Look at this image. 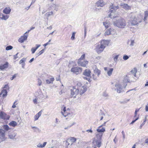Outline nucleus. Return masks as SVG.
Instances as JSON below:
<instances>
[{
    "label": "nucleus",
    "instance_id": "nucleus-9",
    "mask_svg": "<svg viewBox=\"0 0 148 148\" xmlns=\"http://www.w3.org/2000/svg\"><path fill=\"white\" fill-rule=\"evenodd\" d=\"M130 23L132 25H135L138 24L137 20L135 17L134 15H133L132 17H130Z\"/></svg>",
    "mask_w": 148,
    "mask_h": 148
},
{
    "label": "nucleus",
    "instance_id": "nucleus-55",
    "mask_svg": "<svg viewBox=\"0 0 148 148\" xmlns=\"http://www.w3.org/2000/svg\"><path fill=\"white\" fill-rule=\"evenodd\" d=\"M139 111V109H136L135 113H134V117H136V116L137 115V112H138Z\"/></svg>",
    "mask_w": 148,
    "mask_h": 148
},
{
    "label": "nucleus",
    "instance_id": "nucleus-46",
    "mask_svg": "<svg viewBox=\"0 0 148 148\" xmlns=\"http://www.w3.org/2000/svg\"><path fill=\"white\" fill-rule=\"evenodd\" d=\"M76 139L74 137H72L71 138V139L70 140V141L72 142V143L71 144V145H72L73 144V143H74L76 141Z\"/></svg>",
    "mask_w": 148,
    "mask_h": 148
},
{
    "label": "nucleus",
    "instance_id": "nucleus-62",
    "mask_svg": "<svg viewBox=\"0 0 148 148\" xmlns=\"http://www.w3.org/2000/svg\"><path fill=\"white\" fill-rule=\"evenodd\" d=\"M56 81H60V76L59 75L58 77H56Z\"/></svg>",
    "mask_w": 148,
    "mask_h": 148
},
{
    "label": "nucleus",
    "instance_id": "nucleus-8",
    "mask_svg": "<svg viewBox=\"0 0 148 148\" xmlns=\"http://www.w3.org/2000/svg\"><path fill=\"white\" fill-rule=\"evenodd\" d=\"M87 88L86 86L84 85L82 87L79 88V93L80 95H82L87 90Z\"/></svg>",
    "mask_w": 148,
    "mask_h": 148
},
{
    "label": "nucleus",
    "instance_id": "nucleus-48",
    "mask_svg": "<svg viewBox=\"0 0 148 148\" xmlns=\"http://www.w3.org/2000/svg\"><path fill=\"white\" fill-rule=\"evenodd\" d=\"M129 58V56L127 55H124L123 57V59L125 60H127Z\"/></svg>",
    "mask_w": 148,
    "mask_h": 148
},
{
    "label": "nucleus",
    "instance_id": "nucleus-60",
    "mask_svg": "<svg viewBox=\"0 0 148 148\" xmlns=\"http://www.w3.org/2000/svg\"><path fill=\"white\" fill-rule=\"evenodd\" d=\"M36 47L35 48L36 50H37L39 47L40 46V45L36 44Z\"/></svg>",
    "mask_w": 148,
    "mask_h": 148
},
{
    "label": "nucleus",
    "instance_id": "nucleus-59",
    "mask_svg": "<svg viewBox=\"0 0 148 148\" xmlns=\"http://www.w3.org/2000/svg\"><path fill=\"white\" fill-rule=\"evenodd\" d=\"M85 58V55L84 54H83V55H82L80 58L79 59V60H83V59Z\"/></svg>",
    "mask_w": 148,
    "mask_h": 148
},
{
    "label": "nucleus",
    "instance_id": "nucleus-6",
    "mask_svg": "<svg viewBox=\"0 0 148 148\" xmlns=\"http://www.w3.org/2000/svg\"><path fill=\"white\" fill-rule=\"evenodd\" d=\"M5 132L3 129H0V143L5 140Z\"/></svg>",
    "mask_w": 148,
    "mask_h": 148
},
{
    "label": "nucleus",
    "instance_id": "nucleus-29",
    "mask_svg": "<svg viewBox=\"0 0 148 148\" xmlns=\"http://www.w3.org/2000/svg\"><path fill=\"white\" fill-rule=\"evenodd\" d=\"M3 94V97H4L7 95V92L5 89H3L2 90V92L0 93V95Z\"/></svg>",
    "mask_w": 148,
    "mask_h": 148
},
{
    "label": "nucleus",
    "instance_id": "nucleus-64",
    "mask_svg": "<svg viewBox=\"0 0 148 148\" xmlns=\"http://www.w3.org/2000/svg\"><path fill=\"white\" fill-rule=\"evenodd\" d=\"M145 143L146 144H148V138H147L145 141Z\"/></svg>",
    "mask_w": 148,
    "mask_h": 148
},
{
    "label": "nucleus",
    "instance_id": "nucleus-54",
    "mask_svg": "<svg viewBox=\"0 0 148 148\" xmlns=\"http://www.w3.org/2000/svg\"><path fill=\"white\" fill-rule=\"evenodd\" d=\"M3 88H5V89H8L9 90V87L8 86V84L5 85L4 87H3Z\"/></svg>",
    "mask_w": 148,
    "mask_h": 148
},
{
    "label": "nucleus",
    "instance_id": "nucleus-44",
    "mask_svg": "<svg viewBox=\"0 0 148 148\" xmlns=\"http://www.w3.org/2000/svg\"><path fill=\"white\" fill-rule=\"evenodd\" d=\"M13 48L12 46L11 45H9L7 46L5 48V50H9L12 49Z\"/></svg>",
    "mask_w": 148,
    "mask_h": 148
},
{
    "label": "nucleus",
    "instance_id": "nucleus-40",
    "mask_svg": "<svg viewBox=\"0 0 148 148\" xmlns=\"http://www.w3.org/2000/svg\"><path fill=\"white\" fill-rule=\"evenodd\" d=\"M123 82L124 83H127L130 82V80L128 79L127 77V76H126L124 77V80H123Z\"/></svg>",
    "mask_w": 148,
    "mask_h": 148
},
{
    "label": "nucleus",
    "instance_id": "nucleus-19",
    "mask_svg": "<svg viewBox=\"0 0 148 148\" xmlns=\"http://www.w3.org/2000/svg\"><path fill=\"white\" fill-rule=\"evenodd\" d=\"M78 63L79 64L80 66L83 67H85L86 66V64H88V62L87 61H78Z\"/></svg>",
    "mask_w": 148,
    "mask_h": 148
},
{
    "label": "nucleus",
    "instance_id": "nucleus-43",
    "mask_svg": "<svg viewBox=\"0 0 148 148\" xmlns=\"http://www.w3.org/2000/svg\"><path fill=\"white\" fill-rule=\"evenodd\" d=\"M82 87V84L80 82H78L77 83L76 86L74 87L76 88H80Z\"/></svg>",
    "mask_w": 148,
    "mask_h": 148
},
{
    "label": "nucleus",
    "instance_id": "nucleus-42",
    "mask_svg": "<svg viewBox=\"0 0 148 148\" xmlns=\"http://www.w3.org/2000/svg\"><path fill=\"white\" fill-rule=\"evenodd\" d=\"M45 49H42L41 51H40L38 53H36V54L37 56H38L40 55H41L43 53Z\"/></svg>",
    "mask_w": 148,
    "mask_h": 148
},
{
    "label": "nucleus",
    "instance_id": "nucleus-2",
    "mask_svg": "<svg viewBox=\"0 0 148 148\" xmlns=\"http://www.w3.org/2000/svg\"><path fill=\"white\" fill-rule=\"evenodd\" d=\"M110 13L108 15V17L110 18H116L115 16V13L116 12V10L118 8V6L116 7H114L112 5H111L110 7Z\"/></svg>",
    "mask_w": 148,
    "mask_h": 148
},
{
    "label": "nucleus",
    "instance_id": "nucleus-27",
    "mask_svg": "<svg viewBox=\"0 0 148 148\" xmlns=\"http://www.w3.org/2000/svg\"><path fill=\"white\" fill-rule=\"evenodd\" d=\"M135 43V42L134 40L131 39L130 40H129L127 42V44L129 45L132 47L134 46Z\"/></svg>",
    "mask_w": 148,
    "mask_h": 148
},
{
    "label": "nucleus",
    "instance_id": "nucleus-36",
    "mask_svg": "<svg viewBox=\"0 0 148 148\" xmlns=\"http://www.w3.org/2000/svg\"><path fill=\"white\" fill-rule=\"evenodd\" d=\"M119 56V55L115 56V53H114L112 55V57H113L114 60L115 62L117 61Z\"/></svg>",
    "mask_w": 148,
    "mask_h": 148
},
{
    "label": "nucleus",
    "instance_id": "nucleus-16",
    "mask_svg": "<svg viewBox=\"0 0 148 148\" xmlns=\"http://www.w3.org/2000/svg\"><path fill=\"white\" fill-rule=\"evenodd\" d=\"M11 11V9L10 7H6L3 10V12L5 14H9Z\"/></svg>",
    "mask_w": 148,
    "mask_h": 148
},
{
    "label": "nucleus",
    "instance_id": "nucleus-13",
    "mask_svg": "<svg viewBox=\"0 0 148 148\" xmlns=\"http://www.w3.org/2000/svg\"><path fill=\"white\" fill-rule=\"evenodd\" d=\"M109 43V41L107 40H101L100 42V44L105 48L108 45Z\"/></svg>",
    "mask_w": 148,
    "mask_h": 148
},
{
    "label": "nucleus",
    "instance_id": "nucleus-21",
    "mask_svg": "<svg viewBox=\"0 0 148 148\" xmlns=\"http://www.w3.org/2000/svg\"><path fill=\"white\" fill-rule=\"evenodd\" d=\"M104 4L100 0L95 5V8H97V7H102L104 6Z\"/></svg>",
    "mask_w": 148,
    "mask_h": 148
},
{
    "label": "nucleus",
    "instance_id": "nucleus-38",
    "mask_svg": "<svg viewBox=\"0 0 148 148\" xmlns=\"http://www.w3.org/2000/svg\"><path fill=\"white\" fill-rule=\"evenodd\" d=\"M53 6H54L55 7H57V5H56L53 4ZM48 5L49 6L48 9V10H50L52 9V6L53 7V5H52L51 4H48Z\"/></svg>",
    "mask_w": 148,
    "mask_h": 148
},
{
    "label": "nucleus",
    "instance_id": "nucleus-1",
    "mask_svg": "<svg viewBox=\"0 0 148 148\" xmlns=\"http://www.w3.org/2000/svg\"><path fill=\"white\" fill-rule=\"evenodd\" d=\"M113 25L119 28H123L126 26L125 20L122 18H116L113 20Z\"/></svg>",
    "mask_w": 148,
    "mask_h": 148
},
{
    "label": "nucleus",
    "instance_id": "nucleus-57",
    "mask_svg": "<svg viewBox=\"0 0 148 148\" xmlns=\"http://www.w3.org/2000/svg\"><path fill=\"white\" fill-rule=\"evenodd\" d=\"M16 101L15 102H14L12 106V108H15L16 107V105L17 104H16L15 103L16 102Z\"/></svg>",
    "mask_w": 148,
    "mask_h": 148
},
{
    "label": "nucleus",
    "instance_id": "nucleus-11",
    "mask_svg": "<svg viewBox=\"0 0 148 148\" xmlns=\"http://www.w3.org/2000/svg\"><path fill=\"white\" fill-rule=\"evenodd\" d=\"M28 34H24L23 36H21L18 40V41L21 43H23L25 40H27Z\"/></svg>",
    "mask_w": 148,
    "mask_h": 148
},
{
    "label": "nucleus",
    "instance_id": "nucleus-47",
    "mask_svg": "<svg viewBox=\"0 0 148 148\" xmlns=\"http://www.w3.org/2000/svg\"><path fill=\"white\" fill-rule=\"evenodd\" d=\"M84 37H85L86 36L87 33V27L86 25H85L84 26Z\"/></svg>",
    "mask_w": 148,
    "mask_h": 148
},
{
    "label": "nucleus",
    "instance_id": "nucleus-28",
    "mask_svg": "<svg viewBox=\"0 0 148 148\" xmlns=\"http://www.w3.org/2000/svg\"><path fill=\"white\" fill-rule=\"evenodd\" d=\"M54 80V78L53 77H51L49 79H47L46 82L47 84H52Z\"/></svg>",
    "mask_w": 148,
    "mask_h": 148
},
{
    "label": "nucleus",
    "instance_id": "nucleus-53",
    "mask_svg": "<svg viewBox=\"0 0 148 148\" xmlns=\"http://www.w3.org/2000/svg\"><path fill=\"white\" fill-rule=\"evenodd\" d=\"M38 86H40L41 84L42 81H41V80H40L39 79H38Z\"/></svg>",
    "mask_w": 148,
    "mask_h": 148
},
{
    "label": "nucleus",
    "instance_id": "nucleus-41",
    "mask_svg": "<svg viewBox=\"0 0 148 148\" xmlns=\"http://www.w3.org/2000/svg\"><path fill=\"white\" fill-rule=\"evenodd\" d=\"M26 58H23L21 59L19 62L20 64H22L25 63V61H26Z\"/></svg>",
    "mask_w": 148,
    "mask_h": 148
},
{
    "label": "nucleus",
    "instance_id": "nucleus-18",
    "mask_svg": "<svg viewBox=\"0 0 148 148\" xmlns=\"http://www.w3.org/2000/svg\"><path fill=\"white\" fill-rule=\"evenodd\" d=\"M91 71L89 69H86L83 73V75L87 77L90 76Z\"/></svg>",
    "mask_w": 148,
    "mask_h": 148
},
{
    "label": "nucleus",
    "instance_id": "nucleus-3",
    "mask_svg": "<svg viewBox=\"0 0 148 148\" xmlns=\"http://www.w3.org/2000/svg\"><path fill=\"white\" fill-rule=\"evenodd\" d=\"M71 97L75 98L76 95L79 93V88H76L73 86L71 89Z\"/></svg>",
    "mask_w": 148,
    "mask_h": 148
},
{
    "label": "nucleus",
    "instance_id": "nucleus-50",
    "mask_svg": "<svg viewBox=\"0 0 148 148\" xmlns=\"http://www.w3.org/2000/svg\"><path fill=\"white\" fill-rule=\"evenodd\" d=\"M36 50L35 49L34 47H32L31 49V51L32 54L34 53Z\"/></svg>",
    "mask_w": 148,
    "mask_h": 148
},
{
    "label": "nucleus",
    "instance_id": "nucleus-63",
    "mask_svg": "<svg viewBox=\"0 0 148 148\" xmlns=\"http://www.w3.org/2000/svg\"><path fill=\"white\" fill-rule=\"evenodd\" d=\"M38 147H40V148H42L43 147L42 145L40 144V145H37Z\"/></svg>",
    "mask_w": 148,
    "mask_h": 148
},
{
    "label": "nucleus",
    "instance_id": "nucleus-7",
    "mask_svg": "<svg viewBox=\"0 0 148 148\" xmlns=\"http://www.w3.org/2000/svg\"><path fill=\"white\" fill-rule=\"evenodd\" d=\"M105 49L104 47H103L101 45H98L96 47V51L97 52L99 53L102 52Z\"/></svg>",
    "mask_w": 148,
    "mask_h": 148
},
{
    "label": "nucleus",
    "instance_id": "nucleus-61",
    "mask_svg": "<svg viewBox=\"0 0 148 148\" xmlns=\"http://www.w3.org/2000/svg\"><path fill=\"white\" fill-rule=\"evenodd\" d=\"M18 53H17L15 55H14V60H15L17 58H18V57L17 56V55L18 54Z\"/></svg>",
    "mask_w": 148,
    "mask_h": 148
},
{
    "label": "nucleus",
    "instance_id": "nucleus-35",
    "mask_svg": "<svg viewBox=\"0 0 148 148\" xmlns=\"http://www.w3.org/2000/svg\"><path fill=\"white\" fill-rule=\"evenodd\" d=\"M53 15V12L51 11V12H48L45 14V16L46 17H49L51 15Z\"/></svg>",
    "mask_w": 148,
    "mask_h": 148
},
{
    "label": "nucleus",
    "instance_id": "nucleus-15",
    "mask_svg": "<svg viewBox=\"0 0 148 148\" xmlns=\"http://www.w3.org/2000/svg\"><path fill=\"white\" fill-rule=\"evenodd\" d=\"M8 63L6 62L4 64H1L0 66V69L1 70H3L7 68L8 66Z\"/></svg>",
    "mask_w": 148,
    "mask_h": 148
},
{
    "label": "nucleus",
    "instance_id": "nucleus-26",
    "mask_svg": "<svg viewBox=\"0 0 148 148\" xmlns=\"http://www.w3.org/2000/svg\"><path fill=\"white\" fill-rule=\"evenodd\" d=\"M137 72V70L136 68H134L133 69L131 70L130 72V74H132L134 77L136 76V73Z\"/></svg>",
    "mask_w": 148,
    "mask_h": 148
},
{
    "label": "nucleus",
    "instance_id": "nucleus-23",
    "mask_svg": "<svg viewBox=\"0 0 148 148\" xmlns=\"http://www.w3.org/2000/svg\"><path fill=\"white\" fill-rule=\"evenodd\" d=\"M9 16L7 15H4L1 13L0 19L2 20H6L9 18Z\"/></svg>",
    "mask_w": 148,
    "mask_h": 148
},
{
    "label": "nucleus",
    "instance_id": "nucleus-51",
    "mask_svg": "<svg viewBox=\"0 0 148 148\" xmlns=\"http://www.w3.org/2000/svg\"><path fill=\"white\" fill-rule=\"evenodd\" d=\"M139 119V117H137L136 119H134V120H133L132 122H131V123H130V124H132L134 123L135 122V121L138 120Z\"/></svg>",
    "mask_w": 148,
    "mask_h": 148
},
{
    "label": "nucleus",
    "instance_id": "nucleus-31",
    "mask_svg": "<svg viewBox=\"0 0 148 148\" xmlns=\"http://www.w3.org/2000/svg\"><path fill=\"white\" fill-rule=\"evenodd\" d=\"M17 125V123L14 121H12L10 123H9V125L10 126L15 127Z\"/></svg>",
    "mask_w": 148,
    "mask_h": 148
},
{
    "label": "nucleus",
    "instance_id": "nucleus-4",
    "mask_svg": "<svg viewBox=\"0 0 148 148\" xmlns=\"http://www.w3.org/2000/svg\"><path fill=\"white\" fill-rule=\"evenodd\" d=\"M82 70V68L78 66H73L71 69V72L76 75L80 73Z\"/></svg>",
    "mask_w": 148,
    "mask_h": 148
},
{
    "label": "nucleus",
    "instance_id": "nucleus-49",
    "mask_svg": "<svg viewBox=\"0 0 148 148\" xmlns=\"http://www.w3.org/2000/svg\"><path fill=\"white\" fill-rule=\"evenodd\" d=\"M75 32H73L72 33V36L71 37V39L73 40L75 39Z\"/></svg>",
    "mask_w": 148,
    "mask_h": 148
},
{
    "label": "nucleus",
    "instance_id": "nucleus-34",
    "mask_svg": "<svg viewBox=\"0 0 148 148\" xmlns=\"http://www.w3.org/2000/svg\"><path fill=\"white\" fill-rule=\"evenodd\" d=\"M3 128L4 129V130H5L6 131H8L10 129L9 126L7 125H3Z\"/></svg>",
    "mask_w": 148,
    "mask_h": 148
},
{
    "label": "nucleus",
    "instance_id": "nucleus-37",
    "mask_svg": "<svg viewBox=\"0 0 148 148\" xmlns=\"http://www.w3.org/2000/svg\"><path fill=\"white\" fill-rule=\"evenodd\" d=\"M103 25L106 28H108L109 26L110 23L109 22H103Z\"/></svg>",
    "mask_w": 148,
    "mask_h": 148
},
{
    "label": "nucleus",
    "instance_id": "nucleus-10",
    "mask_svg": "<svg viewBox=\"0 0 148 148\" xmlns=\"http://www.w3.org/2000/svg\"><path fill=\"white\" fill-rule=\"evenodd\" d=\"M10 116L6 114L5 112H1L0 113V118L3 119H9Z\"/></svg>",
    "mask_w": 148,
    "mask_h": 148
},
{
    "label": "nucleus",
    "instance_id": "nucleus-20",
    "mask_svg": "<svg viewBox=\"0 0 148 148\" xmlns=\"http://www.w3.org/2000/svg\"><path fill=\"white\" fill-rule=\"evenodd\" d=\"M145 14V16L144 17V18L143 19V22L144 24L143 25V26H144L147 23L146 22V21L147 20V18L148 17V11H145L144 12Z\"/></svg>",
    "mask_w": 148,
    "mask_h": 148
},
{
    "label": "nucleus",
    "instance_id": "nucleus-5",
    "mask_svg": "<svg viewBox=\"0 0 148 148\" xmlns=\"http://www.w3.org/2000/svg\"><path fill=\"white\" fill-rule=\"evenodd\" d=\"M115 87L114 90H116L118 93H120L123 91V87L121 85L116 84H115Z\"/></svg>",
    "mask_w": 148,
    "mask_h": 148
},
{
    "label": "nucleus",
    "instance_id": "nucleus-52",
    "mask_svg": "<svg viewBox=\"0 0 148 148\" xmlns=\"http://www.w3.org/2000/svg\"><path fill=\"white\" fill-rule=\"evenodd\" d=\"M61 113L62 115H63L64 117H66V116H67L69 114H66V112H65V113L64 112L63 113V112H61Z\"/></svg>",
    "mask_w": 148,
    "mask_h": 148
},
{
    "label": "nucleus",
    "instance_id": "nucleus-17",
    "mask_svg": "<svg viewBox=\"0 0 148 148\" xmlns=\"http://www.w3.org/2000/svg\"><path fill=\"white\" fill-rule=\"evenodd\" d=\"M120 6L126 10H128L130 9V7L127 4L124 3H121L120 4Z\"/></svg>",
    "mask_w": 148,
    "mask_h": 148
},
{
    "label": "nucleus",
    "instance_id": "nucleus-12",
    "mask_svg": "<svg viewBox=\"0 0 148 148\" xmlns=\"http://www.w3.org/2000/svg\"><path fill=\"white\" fill-rule=\"evenodd\" d=\"M97 139H94L93 140V144L99 147L101 146V141L97 140Z\"/></svg>",
    "mask_w": 148,
    "mask_h": 148
},
{
    "label": "nucleus",
    "instance_id": "nucleus-30",
    "mask_svg": "<svg viewBox=\"0 0 148 148\" xmlns=\"http://www.w3.org/2000/svg\"><path fill=\"white\" fill-rule=\"evenodd\" d=\"M16 134L15 133H12L10 134H9V138L10 139H14V138L16 136Z\"/></svg>",
    "mask_w": 148,
    "mask_h": 148
},
{
    "label": "nucleus",
    "instance_id": "nucleus-32",
    "mask_svg": "<svg viewBox=\"0 0 148 148\" xmlns=\"http://www.w3.org/2000/svg\"><path fill=\"white\" fill-rule=\"evenodd\" d=\"M113 70V68H108V70L107 71V74L109 76H110L112 75Z\"/></svg>",
    "mask_w": 148,
    "mask_h": 148
},
{
    "label": "nucleus",
    "instance_id": "nucleus-33",
    "mask_svg": "<svg viewBox=\"0 0 148 148\" xmlns=\"http://www.w3.org/2000/svg\"><path fill=\"white\" fill-rule=\"evenodd\" d=\"M112 31V29L110 28L108 29H107L105 32V35H109L111 34V32Z\"/></svg>",
    "mask_w": 148,
    "mask_h": 148
},
{
    "label": "nucleus",
    "instance_id": "nucleus-45",
    "mask_svg": "<svg viewBox=\"0 0 148 148\" xmlns=\"http://www.w3.org/2000/svg\"><path fill=\"white\" fill-rule=\"evenodd\" d=\"M96 74H95L94 73L92 75V78L94 80H96L97 79V78L98 77L97 76H96L95 75Z\"/></svg>",
    "mask_w": 148,
    "mask_h": 148
},
{
    "label": "nucleus",
    "instance_id": "nucleus-24",
    "mask_svg": "<svg viewBox=\"0 0 148 148\" xmlns=\"http://www.w3.org/2000/svg\"><path fill=\"white\" fill-rule=\"evenodd\" d=\"M97 131L99 132H102L105 131V129L104 127H102V126H100L97 129Z\"/></svg>",
    "mask_w": 148,
    "mask_h": 148
},
{
    "label": "nucleus",
    "instance_id": "nucleus-22",
    "mask_svg": "<svg viewBox=\"0 0 148 148\" xmlns=\"http://www.w3.org/2000/svg\"><path fill=\"white\" fill-rule=\"evenodd\" d=\"M102 136V134L101 133H99L97 134L96 137L94 138V139H97V140L101 141Z\"/></svg>",
    "mask_w": 148,
    "mask_h": 148
},
{
    "label": "nucleus",
    "instance_id": "nucleus-56",
    "mask_svg": "<svg viewBox=\"0 0 148 148\" xmlns=\"http://www.w3.org/2000/svg\"><path fill=\"white\" fill-rule=\"evenodd\" d=\"M16 74H15L12 77L10 78V79L11 80H13L14 78H15L16 77Z\"/></svg>",
    "mask_w": 148,
    "mask_h": 148
},
{
    "label": "nucleus",
    "instance_id": "nucleus-39",
    "mask_svg": "<svg viewBox=\"0 0 148 148\" xmlns=\"http://www.w3.org/2000/svg\"><path fill=\"white\" fill-rule=\"evenodd\" d=\"M147 115H146L145 116V120H144V121L140 125V128H141L144 125V124L145 123V122L146 121V119H147Z\"/></svg>",
    "mask_w": 148,
    "mask_h": 148
},
{
    "label": "nucleus",
    "instance_id": "nucleus-25",
    "mask_svg": "<svg viewBox=\"0 0 148 148\" xmlns=\"http://www.w3.org/2000/svg\"><path fill=\"white\" fill-rule=\"evenodd\" d=\"M42 110H40L34 116L35 121L37 120L42 114Z\"/></svg>",
    "mask_w": 148,
    "mask_h": 148
},
{
    "label": "nucleus",
    "instance_id": "nucleus-14",
    "mask_svg": "<svg viewBox=\"0 0 148 148\" xmlns=\"http://www.w3.org/2000/svg\"><path fill=\"white\" fill-rule=\"evenodd\" d=\"M94 70V73L95 74H97L98 77H99L101 74V71L99 70L97 67L96 66H95L93 67Z\"/></svg>",
    "mask_w": 148,
    "mask_h": 148
},
{
    "label": "nucleus",
    "instance_id": "nucleus-58",
    "mask_svg": "<svg viewBox=\"0 0 148 148\" xmlns=\"http://www.w3.org/2000/svg\"><path fill=\"white\" fill-rule=\"evenodd\" d=\"M86 132H90L91 133H92L93 132L91 130V129L86 130Z\"/></svg>",
    "mask_w": 148,
    "mask_h": 148
}]
</instances>
